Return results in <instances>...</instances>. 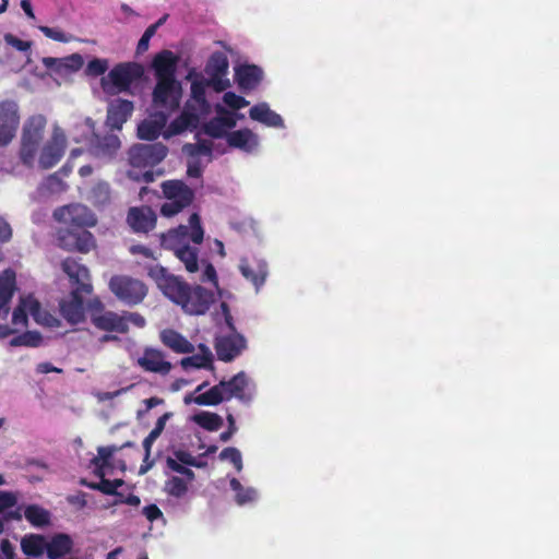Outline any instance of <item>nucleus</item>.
<instances>
[{"label": "nucleus", "mask_w": 559, "mask_h": 559, "mask_svg": "<svg viewBox=\"0 0 559 559\" xmlns=\"http://www.w3.org/2000/svg\"><path fill=\"white\" fill-rule=\"evenodd\" d=\"M156 283L163 294L188 314H204L214 301L213 292L201 285H190L164 267L156 272Z\"/></svg>", "instance_id": "nucleus-1"}, {"label": "nucleus", "mask_w": 559, "mask_h": 559, "mask_svg": "<svg viewBox=\"0 0 559 559\" xmlns=\"http://www.w3.org/2000/svg\"><path fill=\"white\" fill-rule=\"evenodd\" d=\"M247 386L248 377L243 371H240L229 380H222L206 392L194 397H192V395H186L185 403L190 404L193 402L198 405L215 406L224 401H229L233 397L247 403L251 400V396L246 393Z\"/></svg>", "instance_id": "nucleus-2"}, {"label": "nucleus", "mask_w": 559, "mask_h": 559, "mask_svg": "<svg viewBox=\"0 0 559 559\" xmlns=\"http://www.w3.org/2000/svg\"><path fill=\"white\" fill-rule=\"evenodd\" d=\"M46 126L47 119L40 114L31 116L23 126L19 156L28 168L34 166Z\"/></svg>", "instance_id": "nucleus-3"}, {"label": "nucleus", "mask_w": 559, "mask_h": 559, "mask_svg": "<svg viewBox=\"0 0 559 559\" xmlns=\"http://www.w3.org/2000/svg\"><path fill=\"white\" fill-rule=\"evenodd\" d=\"M160 188L167 199L159 211L164 217H173L179 214L190 206L194 200V191L181 180H165Z\"/></svg>", "instance_id": "nucleus-4"}, {"label": "nucleus", "mask_w": 559, "mask_h": 559, "mask_svg": "<svg viewBox=\"0 0 559 559\" xmlns=\"http://www.w3.org/2000/svg\"><path fill=\"white\" fill-rule=\"evenodd\" d=\"M190 238L195 245H200L204 238V230L201 225V218L198 213H192L189 217V226L179 225L177 228L170 229L160 236V245L167 250L177 252L187 239Z\"/></svg>", "instance_id": "nucleus-5"}, {"label": "nucleus", "mask_w": 559, "mask_h": 559, "mask_svg": "<svg viewBox=\"0 0 559 559\" xmlns=\"http://www.w3.org/2000/svg\"><path fill=\"white\" fill-rule=\"evenodd\" d=\"M109 288L120 301L128 306L139 305L147 294V287L142 281L127 275L112 276Z\"/></svg>", "instance_id": "nucleus-6"}, {"label": "nucleus", "mask_w": 559, "mask_h": 559, "mask_svg": "<svg viewBox=\"0 0 559 559\" xmlns=\"http://www.w3.org/2000/svg\"><path fill=\"white\" fill-rule=\"evenodd\" d=\"M53 218L67 227L79 230H87V227H93L97 223L95 214L81 203H72L56 209Z\"/></svg>", "instance_id": "nucleus-7"}, {"label": "nucleus", "mask_w": 559, "mask_h": 559, "mask_svg": "<svg viewBox=\"0 0 559 559\" xmlns=\"http://www.w3.org/2000/svg\"><path fill=\"white\" fill-rule=\"evenodd\" d=\"M58 246L70 252L88 253L96 247L94 235L88 230L60 227L57 231Z\"/></svg>", "instance_id": "nucleus-8"}, {"label": "nucleus", "mask_w": 559, "mask_h": 559, "mask_svg": "<svg viewBox=\"0 0 559 559\" xmlns=\"http://www.w3.org/2000/svg\"><path fill=\"white\" fill-rule=\"evenodd\" d=\"M168 153L163 143L134 144L128 152L129 163L135 168L154 167L159 164Z\"/></svg>", "instance_id": "nucleus-9"}, {"label": "nucleus", "mask_w": 559, "mask_h": 559, "mask_svg": "<svg viewBox=\"0 0 559 559\" xmlns=\"http://www.w3.org/2000/svg\"><path fill=\"white\" fill-rule=\"evenodd\" d=\"M229 61L225 52L214 51L205 66V72L209 75L206 84L215 92L221 93L230 86V82L225 76L228 73Z\"/></svg>", "instance_id": "nucleus-10"}, {"label": "nucleus", "mask_w": 559, "mask_h": 559, "mask_svg": "<svg viewBox=\"0 0 559 559\" xmlns=\"http://www.w3.org/2000/svg\"><path fill=\"white\" fill-rule=\"evenodd\" d=\"M67 147V136L64 131L56 126L50 139L43 146L38 163L40 168L49 169L57 165L64 154Z\"/></svg>", "instance_id": "nucleus-11"}, {"label": "nucleus", "mask_w": 559, "mask_h": 559, "mask_svg": "<svg viewBox=\"0 0 559 559\" xmlns=\"http://www.w3.org/2000/svg\"><path fill=\"white\" fill-rule=\"evenodd\" d=\"M153 91V104L155 107L175 110L179 107L181 87L176 80H156Z\"/></svg>", "instance_id": "nucleus-12"}, {"label": "nucleus", "mask_w": 559, "mask_h": 559, "mask_svg": "<svg viewBox=\"0 0 559 559\" xmlns=\"http://www.w3.org/2000/svg\"><path fill=\"white\" fill-rule=\"evenodd\" d=\"M214 348L218 360L229 362L247 348V340L240 333L217 335L214 340Z\"/></svg>", "instance_id": "nucleus-13"}, {"label": "nucleus", "mask_w": 559, "mask_h": 559, "mask_svg": "<svg viewBox=\"0 0 559 559\" xmlns=\"http://www.w3.org/2000/svg\"><path fill=\"white\" fill-rule=\"evenodd\" d=\"M144 74V68L136 62H123L115 66L108 73V78L118 92L129 91L131 84L140 80Z\"/></svg>", "instance_id": "nucleus-14"}, {"label": "nucleus", "mask_w": 559, "mask_h": 559, "mask_svg": "<svg viewBox=\"0 0 559 559\" xmlns=\"http://www.w3.org/2000/svg\"><path fill=\"white\" fill-rule=\"evenodd\" d=\"M20 124L19 106L15 102L0 103V146L9 144Z\"/></svg>", "instance_id": "nucleus-15"}, {"label": "nucleus", "mask_w": 559, "mask_h": 559, "mask_svg": "<svg viewBox=\"0 0 559 559\" xmlns=\"http://www.w3.org/2000/svg\"><path fill=\"white\" fill-rule=\"evenodd\" d=\"M61 266L70 281L76 285L74 290H82L86 295L92 293L93 286L90 283V272L85 265L80 264L73 258H67L62 261Z\"/></svg>", "instance_id": "nucleus-16"}, {"label": "nucleus", "mask_w": 559, "mask_h": 559, "mask_svg": "<svg viewBox=\"0 0 559 559\" xmlns=\"http://www.w3.org/2000/svg\"><path fill=\"white\" fill-rule=\"evenodd\" d=\"M156 213L150 206L131 207L128 212L127 222L135 233L153 230L156 226Z\"/></svg>", "instance_id": "nucleus-17"}, {"label": "nucleus", "mask_w": 559, "mask_h": 559, "mask_svg": "<svg viewBox=\"0 0 559 559\" xmlns=\"http://www.w3.org/2000/svg\"><path fill=\"white\" fill-rule=\"evenodd\" d=\"M121 142L116 134H93L90 140V152L95 157L112 158L120 148Z\"/></svg>", "instance_id": "nucleus-18"}, {"label": "nucleus", "mask_w": 559, "mask_h": 559, "mask_svg": "<svg viewBox=\"0 0 559 559\" xmlns=\"http://www.w3.org/2000/svg\"><path fill=\"white\" fill-rule=\"evenodd\" d=\"M134 106L131 100L117 98L108 105L106 123L112 130H121L131 117Z\"/></svg>", "instance_id": "nucleus-19"}, {"label": "nucleus", "mask_w": 559, "mask_h": 559, "mask_svg": "<svg viewBox=\"0 0 559 559\" xmlns=\"http://www.w3.org/2000/svg\"><path fill=\"white\" fill-rule=\"evenodd\" d=\"M82 290H72L69 299H62L59 304L61 316L71 324H78L84 320V299Z\"/></svg>", "instance_id": "nucleus-20"}, {"label": "nucleus", "mask_w": 559, "mask_h": 559, "mask_svg": "<svg viewBox=\"0 0 559 559\" xmlns=\"http://www.w3.org/2000/svg\"><path fill=\"white\" fill-rule=\"evenodd\" d=\"M239 271L241 275L253 284L257 290H259L265 283L267 276V264L263 260H249L242 258L239 263Z\"/></svg>", "instance_id": "nucleus-21"}, {"label": "nucleus", "mask_w": 559, "mask_h": 559, "mask_svg": "<svg viewBox=\"0 0 559 559\" xmlns=\"http://www.w3.org/2000/svg\"><path fill=\"white\" fill-rule=\"evenodd\" d=\"M92 324L105 332H116L120 334H126L129 332V326L126 324V320L122 318V314H118L117 312L107 310L105 313L96 312L91 316Z\"/></svg>", "instance_id": "nucleus-22"}, {"label": "nucleus", "mask_w": 559, "mask_h": 559, "mask_svg": "<svg viewBox=\"0 0 559 559\" xmlns=\"http://www.w3.org/2000/svg\"><path fill=\"white\" fill-rule=\"evenodd\" d=\"M178 57L170 50H162L152 62L156 80H176Z\"/></svg>", "instance_id": "nucleus-23"}, {"label": "nucleus", "mask_w": 559, "mask_h": 559, "mask_svg": "<svg viewBox=\"0 0 559 559\" xmlns=\"http://www.w3.org/2000/svg\"><path fill=\"white\" fill-rule=\"evenodd\" d=\"M138 364L145 371L168 374L173 368L171 364L165 360V355L154 348H146L143 356L138 359Z\"/></svg>", "instance_id": "nucleus-24"}, {"label": "nucleus", "mask_w": 559, "mask_h": 559, "mask_svg": "<svg viewBox=\"0 0 559 559\" xmlns=\"http://www.w3.org/2000/svg\"><path fill=\"white\" fill-rule=\"evenodd\" d=\"M263 79V71L255 64H241L235 69V81L241 91L254 90Z\"/></svg>", "instance_id": "nucleus-25"}, {"label": "nucleus", "mask_w": 559, "mask_h": 559, "mask_svg": "<svg viewBox=\"0 0 559 559\" xmlns=\"http://www.w3.org/2000/svg\"><path fill=\"white\" fill-rule=\"evenodd\" d=\"M43 64L56 73L63 74L67 72H76L83 64L84 60L80 53H73L64 58L45 57Z\"/></svg>", "instance_id": "nucleus-26"}, {"label": "nucleus", "mask_w": 559, "mask_h": 559, "mask_svg": "<svg viewBox=\"0 0 559 559\" xmlns=\"http://www.w3.org/2000/svg\"><path fill=\"white\" fill-rule=\"evenodd\" d=\"M167 123V115L164 112H157L153 115L150 119L143 120L138 126V136L141 140L154 141L160 134H163V129Z\"/></svg>", "instance_id": "nucleus-27"}, {"label": "nucleus", "mask_w": 559, "mask_h": 559, "mask_svg": "<svg viewBox=\"0 0 559 559\" xmlns=\"http://www.w3.org/2000/svg\"><path fill=\"white\" fill-rule=\"evenodd\" d=\"M16 289L15 272L8 269L0 276V318H7L10 311L9 304Z\"/></svg>", "instance_id": "nucleus-28"}, {"label": "nucleus", "mask_w": 559, "mask_h": 559, "mask_svg": "<svg viewBox=\"0 0 559 559\" xmlns=\"http://www.w3.org/2000/svg\"><path fill=\"white\" fill-rule=\"evenodd\" d=\"M38 311H39V301L32 296L22 297L20 299V304L13 310L12 313V324L15 326H26L28 322L27 312L34 318V320H38Z\"/></svg>", "instance_id": "nucleus-29"}, {"label": "nucleus", "mask_w": 559, "mask_h": 559, "mask_svg": "<svg viewBox=\"0 0 559 559\" xmlns=\"http://www.w3.org/2000/svg\"><path fill=\"white\" fill-rule=\"evenodd\" d=\"M199 116L195 112L183 110L169 126L164 130L163 136L168 140L175 135L181 134L186 130H192L198 127Z\"/></svg>", "instance_id": "nucleus-30"}, {"label": "nucleus", "mask_w": 559, "mask_h": 559, "mask_svg": "<svg viewBox=\"0 0 559 559\" xmlns=\"http://www.w3.org/2000/svg\"><path fill=\"white\" fill-rule=\"evenodd\" d=\"M162 343L177 354H191L194 346L182 334L173 329H165L160 332Z\"/></svg>", "instance_id": "nucleus-31"}, {"label": "nucleus", "mask_w": 559, "mask_h": 559, "mask_svg": "<svg viewBox=\"0 0 559 559\" xmlns=\"http://www.w3.org/2000/svg\"><path fill=\"white\" fill-rule=\"evenodd\" d=\"M227 143L230 147L245 152H252L258 146V136L250 129L245 128L227 133Z\"/></svg>", "instance_id": "nucleus-32"}, {"label": "nucleus", "mask_w": 559, "mask_h": 559, "mask_svg": "<svg viewBox=\"0 0 559 559\" xmlns=\"http://www.w3.org/2000/svg\"><path fill=\"white\" fill-rule=\"evenodd\" d=\"M249 117L252 120L259 121L267 127H284L283 118L277 112L271 110L266 103L252 106L249 110Z\"/></svg>", "instance_id": "nucleus-33"}, {"label": "nucleus", "mask_w": 559, "mask_h": 559, "mask_svg": "<svg viewBox=\"0 0 559 559\" xmlns=\"http://www.w3.org/2000/svg\"><path fill=\"white\" fill-rule=\"evenodd\" d=\"M72 540L67 534H57L49 543H46V551L49 559H58L71 551Z\"/></svg>", "instance_id": "nucleus-34"}, {"label": "nucleus", "mask_w": 559, "mask_h": 559, "mask_svg": "<svg viewBox=\"0 0 559 559\" xmlns=\"http://www.w3.org/2000/svg\"><path fill=\"white\" fill-rule=\"evenodd\" d=\"M200 349L202 350V355H192L185 357L180 360V365L183 369H188L190 367L198 369H214L213 366V355L207 348V346L201 344Z\"/></svg>", "instance_id": "nucleus-35"}, {"label": "nucleus", "mask_w": 559, "mask_h": 559, "mask_svg": "<svg viewBox=\"0 0 559 559\" xmlns=\"http://www.w3.org/2000/svg\"><path fill=\"white\" fill-rule=\"evenodd\" d=\"M21 548L26 556L39 557L46 550L45 537L37 534L26 535L21 540Z\"/></svg>", "instance_id": "nucleus-36"}, {"label": "nucleus", "mask_w": 559, "mask_h": 559, "mask_svg": "<svg viewBox=\"0 0 559 559\" xmlns=\"http://www.w3.org/2000/svg\"><path fill=\"white\" fill-rule=\"evenodd\" d=\"M198 253L199 250L187 242L177 250L175 255L185 264L188 272L194 273L199 270Z\"/></svg>", "instance_id": "nucleus-37"}, {"label": "nucleus", "mask_w": 559, "mask_h": 559, "mask_svg": "<svg viewBox=\"0 0 559 559\" xmlns=\"http://www.w3.org/2000/svg\"><path fill=\"white\" fill-rule=\"evenodd\" d=\"M24 516L33 526L37 527L48 525L50 522L49 512L37 504L27 506L24 511Z\"/></svg>", "instance_id": "nucleus-38"}, {"label": "nucleus", "mask_w": 559, "mask_h": 559, "mask_svg": "<svg viewBox=\"0 0 559 559\" xmlns=\"http://www.w3.org/2000/svg\"><path fill=\"white\" fill-rule=\"evenodd\" d=\"M193 421L207 431H217L223 426V418L211 412H200L193 416Z\"/></svg>", "instance_id": "nucleus-39"}, {"label": "nucleus", "mask_w": 559, "mask_h": 559, "mask_svg": "<svg viewBox=\"0 0 559 559\" xmlns=\"http://www.w3.org/2000/svg\"><path fill=\"white\" fill-rule=\"evenodd\" d=\"M43 342V337L40 333L36 331H26L10 341V345L13 347L17 346H27V347H38Z\"/></svg>", "instance_id": "nucleus-40"}, {"label": "nucleus", "mask_w": 559, "mask_h": 559, "mask_svg": "<svg viewBox=\"0 0 559 559\" xmlns=\"http://www.w3.org/2000/svg\"><path fill=\"white\" fill-rule=\"evenodd\" d=\"M213 145L210 141L201 140L197 143H187L183 145L182 151L188 156L195 157L200 155H212Z\"/></svg>", "instance_id": "nucleus-41"}, {"label": "nucleus", "mask_w": 559, "mask_h": 559, "mask_svg": "<svg viewBox=\"0 0 559 559\" xmlns=\"http://www.w3.org/2000/svg\"><path fill=\"white\" fill-rule=\"evenodd\" d=\"M165 491L171 497L182 498L188 491V486L182 478L173 476L165 483Z\"/></svg>", "instance_id": "nucleus-42"}, {"label": "nucleus", "mask_w": 559, "mask_h": 559, "mask_svg": "<svg viewBox=\"0 0 559 559\" xmlns=\"http://www.w3.org/2000/svg\"><path fill=\"white\" fill-rule=\"evenodd\" d=\"M191 96L198 103L202 111H206L210 107L205 96V85L201 82H193L191 84Z\"/></svg>", "instance_id": "nucleus-43"}, {"label": "nucleus", "mask_w": 559, "mask_h": 559, "mask_svg": "<svg viewBox=\"0 0 559 559\" xmlns=\"http://www.w3.org/2000/svg\"><path fill=\"white\" fill-rule=\"evenodd\" d=\"M219 459L223 461L224 460L229 461L238 472H240L242 469L241 453L238 449H236L234 447L225 448L219 453Z\"/></svg>", "instance_id": "nucleus-44"}, {"label": "nucleus", "mask_w": 559, "mask_h": 559, "mask_svg": "<svg viewBox=\"0 0 559 559\" xmlns=\"http://www.w3.org/2000/svg\"><path fill=\"white\" fill-rule=\"evenodd\" d=\"M109 68V63L107 59L94 58L88 61L85 72L90 76H99L103 75Z\"/></svg>", "instance_id": "nucleus-45"}, {"label": "nucleus", "mask_w": 559, "mask_h": 559, "mask_svg": "<svg viewBox=\"0 0 559 559\" xmlns=\"http://www.w3.org/2000/svg\"><path fill=\"white\" fill-rule=\"evenodd\" d=\"M205 134L214 139L227 138L226 129L219 123L217 118H213L203 126Z\"/></svg>", "instance_id": "nucleus-46"}, {"label": "nucleus", "mask_w": 559, "mask_h": 559, "mask_svg": "<svg viewBox=\"0 0 559 559\" xmlns=\"http://www.w3.org/2000/svg\"><path fill=\"white\" fill-rule=\"evenodd\" d=\"M93 198L98 203H107L110 200V187L107 182H98L92 189Z\"/></svg>", "instance_id": "nucleus-47"}, {"label": "nucleus", "mask_w": 559, "mask_h": 559, "mask_svg": "<svg viewBox=\"0 0 559 559\" xmlns=\"http://www.w3.org/2000/svg\"><path fill=\"white\" fill-rule=\"evenodd\" d=\"M224 103L231 109L238 110L249 105V102L234 92H226L223 96Z\"/></svg>", "instance_id": "nucleus-48"}, {"label": "nucleus", "mask_w": 559, "mask_h": 559, "mask_svg": "<svg viewBox=\"0 0 559 559\" xmlns=\"http://www.w3.org/2000/svg\"><path fill=\"white\" fill-rule=\"evenodd\" d=\"M216 111L218 112V116L216 118L225 129H233L234 127H236V116L233 112L227 111L222 106H217Z\"/></svg>", "instance_id": "nucleus-49"}, {"label": "nucleus", "mask_w": 559, "mask_h": 559, "mask_svg": "<svg viewBox=\"0 0 559 559\" xmlns=\"http://www.w3.org/2000/svg\"><path fill=\"white\" fill-rule=\"evenodd\" d=\"M116 450L115 447H99L97 451L98 455L93 460V463L100 467L108 465Z\"/></svg>", "instance_id": "nucleus-50"}, {"label": "nucleus", "mask_w": 559, "mask_h": 559, "mask_svg": "<svg viewBox=\"0 0 559 559\" xmlns=\"http://www.w3.org/2000/svg\"><path fill=\"white\" fill-rule=\"evenodd\" d=\"M157 31V25H150L138 43L136 50L139 53L144 52L148 49V43Z\"/></svg>", "instance_id": "nucleus-51"}, {"label": "nucleus", "mask_w": 559, "mask_h": 559, "mask_svg": "<svg viewBox=\"0 0 559 559\" xmlns=\"http://www.w3.org/2000/svg\"><path fill=\"white\" fill-rule=\"evenodd\" d=\"M4 41L8 45L14 47L19 51H27L31 49V46H32L31 41L22 40L11 33H8L4 35Z\"/></svg>", "instance_id": "nucleus-52"}, {"label": "nucleus", "mask_w": 559, "mask_h": 559, "mask_svg": "<svg viewBox=\"0 0 559 559\" xmlns=\"http://www.w3.org/2000/svg\"><path fill=\"white\" fill-rule=\"evenodd\" d=\"M40 32L48 38L60 41V43H67L69 41L68 36L60 31L59 28H53L49 26H40Z\"/></svg>", "instance_id": "nucleus-53"}, {"label": "nucleus", "mask_w": 559, "mask_h": 559, "mask_svg": "<svg viewBox=\"0 0 559 559\" xmlns=\"http://www.w3.org/2000/svg\"><path fill=\"white\" fill-rule=\"evenodd\" d=\"M167 465L171 471L177 472L181 475H185L189 480L194 479V472L192 469L188 468L187 466H185V464H180L176 460L169 457L167 460Z\"/></svg>", "instance_id": "nucleus-54"}, {"label": "nucleus", "mask_w": 559, "mask_h": 559, "mask_svg": "<svg viewBox=\"0 0 559 559\" xmlns=\"http://www.w3.org/2000/svg\"><path fill=\"white\" fill-rule=\"evenodd\" d=\"M35 321L48 328H57L60 324L59 320L46 310H43L40 305L38 311V320Z\"/></svg>", "instance_id": "nucleus-55"}, {"label": "nucleus", "mask_w": 559, "mask_h": 559, "mask_svg": "<svg viewBox=\"0 0 559 559\" xmlns=\"http://www.w3.org/2000/svg\"><path fill=\"white\" fill-rule=\"evenodd\" d=\"M16 504V497L9 491H0V513Z\"/></svg>", "instance_id": "nucleus-56"}, {"label": "nucleus", "mask_w": 559, "mask_h": 559, "mask_svg": "<svg viewBox=\"0 0 559 559\" xmlns=\"http://www.w3.org/2000/svg\"><path fill=\"white\" fill-rule=\"evenodd\" d=\"M122 318L126 320V324L132 323L136 328H144L146 324L145 318L138 312H123Z\"/></svg>", "instance_id": "nucleus-57"}, {"label": "nucleus", "mask_w": 559, "mask_h": 559, "mask_svg": "<svg viewBox=\"0 0 559 559\" xmlns=\"http://www.w3.org/2000/svg\"><path fill=\"white\" fill-rule=\"evenodd\" d=\"M142 513L150 522H154L163 518V512L154 503L145 506L142 510Z\"/></svg>", "instance_id": "nucleus-58"}, {"label": "nucleus", "mask_w": 559, "mask_h": 559, "mask_svg": "<svg viewBox=\"0 0 559 559\" xmlns=\"http://www.w3.org/2000/svg\"><path fill=\"white\" fill-rule=\"evenodd\" d=\"M103 476V474H100ZM98 491L108 495V496H122L120 492L115 491V486L111 485L110 479H106L102 477L100 481L97 484Z\"/></svg>", "instance_id": "nucleus-59"}, {"label": "nucleus", "mask_w": 559, "mask_h": 559, "mask_svg": "<svg viewBox=\"0 0 559 559\" xmlns=\"http://www.w3.org/2000/svg\"><path fill=\"white\" fill-rule=\"evenodd\" d=\"M221 309L224 316V320L226 323V326L228 328L230 333H238L234 323V318L230 313L229 307L226 302L221 304Z\"/></svg>", "instance_id": "nucleus-60"}, {"label": "nucleus", "mask_w": 559, "mask_h": 559, "mask_svg": "<svg viewBox=\"0 0 559 559\" xmlns=\"http://www.w3.org/2000/svg\"><path fill=\"white\" fill-rule=\"evenodd\" d=\"M255 490L254 489H251V488H248V489H245L243 488V491H239L236 493V501L238 504H245L247 502H251L254 500L255 498Z\"/></svg>", "instance_id": "nucleus-61"}, {"label": "nucleus", "mask_w": 559, "mask_h": 559, "mask_svg": "<svg viewBox=\"0 0 559 559\" xmlns=\"http://www.w3.org/2000/svg\"><path fill=\"white\" fill-rule=\"evenodd\" d=\"M12 238V228L10 224L0 217V243L8 242Z\"/></svg>", "instance_id": "nucleus-62"}, {"label": "nucleus", "mask_w": 559, "mask_h": 559, "mask_svg": "<svg viewBox=\"0 0 559 559\" xmlns=\"http://www.w3.org/2000/svg\"><path fill=\"white\" fill-rule=\"evenodd\" d=\"M128 177L135 181H144L146 183L153 182L155 180V174L152 170L144 171L141 176L136 175L134 171L129 170Z\"/></svg>", "instance_id": "nucleus-63"}, {"label": "nucleus", "mask_w": 559, "mask_h": 559, "mask_svg": "<svg viewBox=\"0 0 559 559\" xmlns=\"http://www.w3.org/2000/svg\"><path fill=\"white\" fill-rule=\"evenodd\" d=\"M227 421L229 424V430H226L224 432L221 433L219 436V439L224 442L228 441L231 436L236 432L237 428H236V424H235V418L233 415H228L227 416Z\"/></svg>", "instance_id": "nucleus-64"}]
</instances>
